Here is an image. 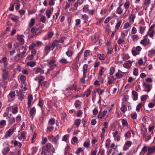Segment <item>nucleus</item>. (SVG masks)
I'll return each instance as SVG.
<instances>
[{
	"mask_svg": "<svg viewBox=\"0 0 155 155\" xmlns=\"http://www.w3.org/2000/svg\"><path fill=\"white\" fill-rule=\"evenodd\" d=\"M155 152V146H147L144 145L142 148L141 152L143 153L144 155H151Z\"/></svg>",
	"mask_w": 155,
	"mask_h": 155,
	"instance_id": "nucleus-1",
	"label": "nucleus"
},
{
	"mask_svg": "<svg viewBox=\"0 0 155 155\" xmlns=\"http://www.w3.org/2000/svg\"><path fill=\"white\" fill-rule=\"evenodd\" d=\"M57 41H55L53 42L52 44H50L45 47L44 51L46 55L48 54L50 50H53L54 49L57 44Z\"/></svg>",
	"mask_w": 155,
	"mask_h": 155,
	"instance_id": "nucleus-2",
	"label": "nucleus"
},
{
	"mask_svg": "<svg viewBox=\"0 0 155 155\" xmlns=\"http://www.w3.org/2000/svg\"><path fill=\"white\" fill-rule=\"evenodd\" d=\"M16 129L15 127H12L6 130L5 134L4 137L5 139L10 138L13 134Z\"/></svg>",
	"mask_w": 155,
	"mask_h": 155,
	"instance_id": "nucleus-3",
	"label": "nucleus"
},
{
	"mask_svg": "<svg viewBox=\"0 0 155 155\" xmlns=\"http://www.w3.org/2000/svg\"><path fill=\"white\" fill-rule=\"evenodd\" d=\"M26 47L27 46L25 45L24 46L20 47V49H18V51H17V52H19L20 50H23V51L18 54V55L19 57L21 58H22L25 56V54L27 50Z\"/></svg>",
	"mask_w": 155,
	"mask_h": 155,
	"instance_id": "nucleus-4",
	"label": "nucleus"
},
{
	"mask_svg": "<svg viewBox=\"0 0 155 155\" xmlns=\"http://www.w3.org/2000/svg\"><path fill=\"white\" fill-rule=\"evenodd\" d=\"M56 62V59L54 58L48 62L47 65L50 68V70H52L57 65L55 64Z\"/></svg>",
	"mask_w": 155,
	"mask_h": 155,
	"instance_id": "nucleus-5",
	"label": "nucleus"
},
{
	"mask_svg": "<svg viewBox=\"0 0 155 155\" xmlns=\"http://www.w3.org/2000/svg\"><path fill=\"white\" fill-rule=\"evenodd\" d=\"M109 114L108 112V110L107 108L104 109L103 111H100L99 112L98 117L99 118L102 119L105 116H108Z\"/></svg>",
	"mask_w": 155,
	"mask_h": 155,
	"instance_id": "nucleus-6",
	"label": "nucleus"
},
{
	"mask_svg": "<svg viewBox=\"0 0 155 155\" xmlns=\"http://www.w3.org/2000/svg\"><path fill=\"white\" fill-rule=\"evenodd\" d=\"M8 109L9 111L14 114H16L18 111V107L17 105L10 106L8 107Z\"/></svg>",
	"mask_w": 155,
	"mask_h": 155,
	"instance_id": "nucleus-7",
	"label": "nucleus"
},
{
	"mask_svg": "<svg viewBox=\"0 0 155 155\" xmlns=\"http://www.w3.org/2000/svg\"><path fill=\"white\" fill-rule=\"evenodd\" d=\"M112 135L114 140L119 141L120 140V134L117 131H114L112 133Z\"/></svg>",
	"mask_w": 155,
	"mask_h": 155,
	"instance_id": "nucleus-8",
	"label": "nucleus"
},
{
	"mask_svg": "<svg viewBox=\"0 0 155 155\" xmlns=\"http://www.w3.org/2000/svg\"><path fill=\"white\" fill-rule=\"evenodd\" d=\"M12 114H10V116L8 117L7 120L8 126H11L13 124L15 123V118L14 117H12Z\"/></svg>",
	"mask_w": 155,
	"mask_h": 155,
	"instance_id": "nucleus-9",
	"label": "nucleus"
},
{
	"mask_svg": "<svg viewBox=\"0 0 155 155\" xmlns=\"http://www.w3.org/2000/svg\"><path fill=\"white\" fill-rule=\"evenodd\" d=\"M15 93L14 91H11L7 96L8 100L10 101H13L15 97Z\"/></svg>",
	"mask_w": 155,
	"mask_h": 155,
	"instance_id": "nucleus-10",
	"label": "nucleus"
},
{
	"mask_svg": "<svg viewBox=\"0 0 155 155\" xmlns=\"http://www.w3.org/2000/svg\"><path fill=\"white\" fill-rule=\"evenodd\" d=\"M133 62V61H126L123 64V66L126 69H129L131 66Z\"/></svg>",
	"mask_w": 155,
	"mask_h": 155,
	"instance_id": "nucleus-11",
	"label": "nucleus"
},
{
	"mask_svg": "<svg viewBox=\"0 0 155 155\" xmlns=\"http://www.w3.org/2000/svg\"><path fill=\"white\" fill-rule=\"evenodd\" d=\"M143 85L146 88L144 90H143L144 91L147 92H148L150 91L152 87V86L151 85L145 82L143 83Z\"/></svg>",
	"mask_w": 155,
	"mask_h": 155,
	"instance_id": "nucleus-12",
	"label": "nucleus"
},
{
	"mask_svg": "<svg viewBox=\"0 0 155 155\" xmlns=\"http://www.w3.org/2000/svg\"><path fill=\"white\" fill-rule=\"evenodd\" d=\"M60 137V136L57 134L51 140V143L56 145H58V141Z\"/></svg>",
	"mask_w": 155,
	"mask_h": 155,
	"instance_id": "nucleus-13",
	"label": "nucleus"
},
{
	"mask_svg": "<svg viewBox=\"0 0 155 155\" xmlns=\"http://www.w3.org/2000/svg\"><path fill=\"white\" fill-rule=\"evenodd\" d=\"M91 91L90 89L89 88H88L86 90L84 91V94H81V96L79 97H84L86 96L87 97H88L91 94Z\"/></svg>",
	"mask_w": 155,
	"mask_h": 155,
	"instance_id": "nucleus-14",
	"label": "nucleus"
},
{
	"mask_svg": "<svg viewBox=\"0 0 155 155\" xmlns=\"http://www.w3.org/2000/svg\"><path fill=\"white\" fill-rule=\"evenodd\" d=\"M71 90H74L75 91H78L81 90V85L80 84H78L75 85H73L71 87Z\"/></svg>",
	"mask_w": 155,
	"mask_h": 155,
	"instance_id": "nucleus-15",
	"label": "nucleus"
},
{
	"mask_svg": "<svg viewBox=\"0 0 155 155\" xmlns=\"http://www.w3.org/2000/svg\"><path fill=\"white\" fill-rule=\"evenodd\" d=\"M132 143L130 141H126L125 142V144L123 147V150H127L129 147L131 146Z\"/></svg>",
	"mask_w": 155,
	"mask_h": 155,
	"instance_id": "nucleus-16",
	"label": "nucleus"
},
{
	"mask_svg": "<svg viewBox=\"0 0 155 155\" xmlns=\"http://www.w3.org/2000/svg\"><path fill=\"white\" fill-rule=\"evenodd\" d=\"M35 74L40 73L42 74L44 73V70L41 68L40 67L35 68L34 69Z\"/></svg>",
	"mask_w": 155,
	"mask_h": 155,
	"instance_id": "nucleus-17",
	"label": "nucleus"
},
{
	"mask_svg": "<svg viewBox=\"0 0 155 155\" xmlns=\"http://www.w3.org/2000/svg\"><path fill=\"white\" fill-rule=\"evenodd\" d=\"M132 133L133 135H134V133L133 131L132 130H130V131H128L124 134V137L128 139L130 138L131 136V133Z\"/></svg>",
	"mask_w": 155,
	"mask_h": 155,
	"instance_id": "nucleus-18",
	"label": "nucleus"
},
{
	"mask_svg": "<svg viewBox=\"0 0 155 155\" xmlns=\"http://www.w3.org/2000/svg\"><path fill=\"white\" fill-rule=\"evenodd\" d=\"M88 68V65L87 64H84L83 65V75H84V76H85V75H86V72L87 71V70Z\"/></svg>",
	"mask_w": 155,
	"mask_h": 155,
	"instance_id": "nucleus-19",
	"label": "nucleus"
},
{
	"mask_svg": "<svg viewBox=\"0 0 155 155\" xmlns=\"http://www.w3.org/2000/svg\"><path fill=\"white\" fill-rule=\"evenodd\" d=\"M132 97L134 100L136 101L138 99L137 93L135 91H132Z\"/></svg>",
	"mask_w": 155,
	"mask_h": 155,
	"instance_id": "nucleus-20",
	"label": "nucleus"
},
{
	"mask_svg": "<svg viewBox=\"0 0 155 155\" xmlns=\"http://www.w3.org/2000/svg\"><path fill=\"white\" fill-rule=\"evenodd\" d=\"M143 139L146 141H148L151 138V135H147L146 134L144 133L143 135Z\"/></svg>",
	"mask_w": 155,
	"mask_h": 155,
	"instance_id": "nucleus-21",
	"label": "nucleus"
},
{
	"mask_svg": "<svg viewBox=\"0 0 155 155\" xmlns=\"http://www.w3.org/2000/svg\"><path fill=\"white\" fill-rule=\"evenodd\" d=\"M90 145V141L89 139H88L84 141L83 145L84 147L87 148L89 147Z\"/></svg>",
	"mask_w": 155,
	"mask_h": 155,
	"instance_id": "nucleus-22",
	"label": "nucleus"
},
{
	"mask_svg": "<svg viewBox=\"0 0 155 155\" xmlns=\"http://www.w3.org/2000/svg\"><path fill=\"white\" fill-rule=\"evenodd\" d=\"M36 64L35 62L31 61L27 63L26 66H30V67L32 68L34 67L36 65Z\"/></svg>",
	"mask_w": 155,
	"mask_h": 155,
	"instance_id": "nucleus-23",
	"label": "nucleus"
},
{
	"mask_svg": "<svg viewBox=\"0 0 155 155\" xmlns=\"http://www.w3.org/2000/svg\"><path fill=\"white\" fill-rule=\"evenodd\" d=\"M6 125V120H2L0 121V128H2Z\"/></svg>",
	"mask_w": 155,
	"mask_h": 155,
	"instance_id": "nucleus-24",
	"label": "nucleus"
},
{
	"mask_svg": "<svg viewBox=\"0 0 155 155\" xmlns=\"http://www.w3.org/2000/svg\"><path fill=\"white\" fill-rule=\"evenodd\" d=\"M140 43L144 46H145L149 43V39H142L140 41Z\"/></svg>",
	"mask_w": 155,
	"mask_h": 155,
	"instance_id": "nucleus-25",
	"label": "nucleus"
},
{
	"mask_svg": "<svg viewBox=\"0 0 155 155\" xmlns=\"http://www.w3.org/2000/svg\"><path fill=\"white\" fill-rule=\"evenodd\" d=\"M36 112V110L35 107H33L32 108L30 109V114L31 116L33 117V115L35 114Z\"/></svg>",
	"mask_w": 155,
	"mask_h": 155,
	"instance_id": "nucleus-26",
	"label": "nucleus"
},
{
	"mask_svg": "<svg viewBox=\"0 0 155 155\" xmlns=\"http://www.w3.org/2000/svg\"><path fill=\"white\" fill-rule=\"evenodd\" d=\"M28 107H30L31 104V101L33 100L32 96L31 95H29L28 96Z\"/></svg>",
	"mask_w": 155,
	"mask_h": 155,
	"instance_id": "nucleus-27",
	"label": "nucleus"
},
{
	"mask_svg": "<svg viewBox=\"0 0 155 155\" xmlns=\"http://www.w3.org/2000/svg\"><path fill=\"white\" fill-rule=\"evenodd\" d=\"M10 150L9 147H7L4 148L2 150V153L3 155H6L7 154Z\"/></svg>",
	"mask_w": 155,
	"mask_h": 155,
	"instance_id": "nucleus-28",
	"label": "nucleus"
},
{
	"mask_svg": "<svg viewBox=\"0 0 155 155\" xmlns=\"http://www.w3.org/2000/svg\"><path fill=\"white\" fill-rule=\"evenodd\" d=\"M51 147V143H48L46 144L44 148L48 152L50 150Z\"/></svg>",
	"mask_w": 155,
	"mask_h": 155,
	"instance_id": "nucleus-29",
	"label": "nucleus"
},
{
	"mask_svg": "<svg viewBox=\"0 0 155 155\" xmlns=\"http://www.w3.org/2000/svg\"><path fill=\"white\" fill-rule=\"evenodd\" d=\"M52 13V11L50 9L47 10H46L45 13L48 18H49L50 17Z\"/></svg>",
	"mask_w": 155,
	"mask_h": 155,
	"instance_id": "nucleus-30",
	"label": "nucleus"
},
{
	"mask_svg": "<svg viewBox=\"0 0 155 155\" xmlns=\"http://www.w3.org/2000/svg\"><path fill=\"white\" fill-rule=\"evenodd\" d=\"M122 72L121 71L118 70V72L115 74V76L117 78H120L123 77V75L120 73Z\"/></svg>",
	"mask_w": 155,
	"mask_h": 155,
	"instance_id": "nucleus-31",
	"label": "nucleus"
},
{
	"mask_svg": "<svg viewBox=\"0 0 155 155\" xmlns=\"http://www.w3.org/2000/svg\"><path fill=\"white\" fill-rule=\"evenodd\" d=\"M121 122L123 127H126L128 125L127 121L126 119H123L121 120Z\"/></svg>",
	"mask_w": 155,
	"mask_h": 155,
	"instance_id": "nucleus-32",
	"label": "nucleus"
},
{
	"mask_svg": "<svg viewBox=\"0 0 155 155\" xmlns=\"http://www.w3.org/2000/svg\"><path fill=\"white\" fill-rule=\"evenodd\" d=\"M104 68L103 67H100V69L99 72V74L100 76H102L104 74Z\"/></svg>",
	"mask_w": 155,
	"mask_h": 155,
	"instance_id": "nucleus-33",
	"label": "nucleus"
},
{
	"mask_svg": "<svg viewBox=\"0 0 155 155\" xmlns=\"http://www.w3.org/2000/svg\"><path fill=\"white\" fill-rule=\"evenodd\" d=\"M7 61V58L5 57H3L0 60V63H4V65L5 66V64L6 63Z\"/></svg>",
	"mask_w": 155,
	"mask_h": 155,
	"instance_id": "nucleus-34",
	"label": "nucleus"
},
{
	"mask_svg": "<svg viewBox=\"0 0 155 155\" xmlns=\"http://www.w3.org/2000/svg\"><path fill=\"white\" fill-rule=\"evenodd\" d=\"M81 120L79 119H76L74 121V124L78 127L81 123Z\"/></svg>",
	"mask_w": 155,
	"mask_h": 155,
	"instance_id": "nucleus-35",
	"label": "nucleus"
},
{
	"mask_svg": "<svg viewBox=\"0 0 155 155\" xmlns=\"http://www.w3.org/2000/svg\"><path fill=\"white\" fill-rule=\"evenodd\" d=\"M55 122V119L53 118H51L48 121V125H53L54 124Z\"/></svg>",
	"mask_w": 155,
	"mask_h": 155,
	"instance_id": "nucleus-36",
	"label": "nucleus"
},
{
	"mask_svg": "<svg viewBox=\"0 0 155 155\" xmlns=\"http://www.w3.org/2000/svg\"><path fill=\"white\" fill-rule=\"evenodd\" d=\"M54 129V127L52 126H48L47 128V132H51Z\"/></svg>",
	"mask_w": 155,
	"mask_h": 155,
	"instance_id": "nucleus-37",
	"label": "nucleus"
},
{
	"mask_svg": "<svg viewBox=\"0 0 155 155\" xmlns=\"http://www.w3.org/2000/svg\"><path fill=\"white\" fill-rule=\"evenodd\" d=\"M26 58L29 61L32 60L35 58V56L31 54H29L26 57Z\"/></svg>",
	"mask_w": 155,
	"mask_h": 155,
	"instance_id": "nucleus-38",
	"label": "nucleus"
},
{
	"mask_svg": "<svg viewBox=\"0 0 155 155\" xmlns=\"http://www.w3.org/2000/svg\"><path fill=\"white\" fill-rule=\"evenodd\" d=\"M45 79L44 77L42 76H40L38 77V83L39 86L40 85L41 82H42Z\"/></svg>",
	"mask_w": 155,
	"mask_h": 155,
	"instance_id": "nucleus-39",
	"label": "nucleus"
},
{
	"mask_svg": "<svg viewBox=\"0 0 155 155\" xmlns=\"http://www.w3.org/2000/svg\"><path fill=\"white\" fill-rule=\"evenodd\" d=\"M120 110L123 113H124L127 110V108L124 105H123L121 107Z\"/></svg>",
	"mask_w": 155,
	"mask_h": 155,
	"instance_id": "nucleus-40",
	"label": "nucleus"
},
{
	"mask_svg": "<svg viewBox=\"0 0 155 155\" xmlns=\"http://www.w3.org/2000/svg\"><path fill=\"white\" fill-rule=\"evenodd\" d=\"M59 62L61 63L67 64L68 61L65 58H62L59 61Z\"/></svg>",
	"mask_w": 155,
	"mask_h": 155,
	"instance_id": "nucleus-41",
	"label": "nucleus"
},
{
	"mask_svg": "<svg viewBox=\"0 0 155 155\" xmlns=\"http://www.w3.org/2000/svg\"><path fill=\"white\" fill-rule=\"evenodd\" d=\"M110 142V139H107L105 141V145L106 147L107 148L109 147Z\"/></svg>",
	"mask_w": 155,
	"mask_h": 155,
	"instance_id": "nucleus-42",
	"label": "nucleus"
},
{
	"mask_svg": "<svg viewBox=\"0 0 155 155\" xmlns=\"http://www.w3.org/2000/svg\"><path fill=\"white\" fill-rule=\"evenodd\" d=\"M148 97V96L147 94H144L142 95L140 98L141 100L142 101L146 100Z\"/></svg>",
	"mask_w": 155,
	"mask_h": 155,
	"instance_id": "nucleus-43",
	"label": "nucleus"
},
{
	"mask_svg": "<svg viewBox=\"0 0 155 155\" xmlns=\"http://www.w3.org/2000/svg\"><path fill=\"white\" fill-rule=\"evenodd\" d=\"M107 53L108 54H111L113 51V47H107Z\"/></svg>",
	"mask_w": 155,
	"mask_h": 155,
	"instance_id": "nucleus-44",
	"label": "nucleus"
},
{
	"mask_svg": "<svg viewBox=\"0 0 155 155\" xmlns=\"http://www.w3.org/2000/svg\"><path fill=\"white\" fill-rule=\"evenodd\" d=\"M115 71L114 68L113 67H111L110 68V74L112 75L113 74Z\"/></svg>",
	"mask_w": 155,
	"mask_h": 155,
	"instance_id": "nucleus-45",
	"label": "nucleus"
},
{
	"mask_svg": "<svg viewBox=\"0 0 155 155\" xmlns=\"http://www.w3.org/2000/svg\"><path fill=\"white\" fill-rule=\"evenodd\" d=\"M133 74L134 75L137 76L138 74V70L137 68H134V71L133 72Z\"/></svg>",
	"mask_w": 155,
	"mask_h": 155,
	"instance_id": "nucleus-46",
	"label": "nucleus"
},
{
	"mask_svg": "<svg viewBox=\"0 0 155 155\" xmlns=\"http://www.w3.org/2000/svg\"><path fill=\"white\" fill-rule=\"evenodd\" d=\"M35 19L33 18H32L31 19V21H30V22L29 23V26L30 27H31L32 26H33L34 24H35Z\"/></svg>",
	"mask_w": 155,
	"mask_h": 155,
	"instance_id": "nucleus-47",
	"label": "nucleus"
},
{
	"mask_svg": "<svg viewBox=\"0 0 155 155\" xmlns=\"http://www.w3.org/2000/svg\"><path fill=\"white\" fill-rule=\"evenodd\" d=\"M16 120L17 122H19L21 120V116L20 114L18 115L16 117Z\"/></svg>",
	"mask_w": 155,
	"mask_h": 155,
	"instance_id": "nucleus-48",
	"label": "nucleus"
},
{
	"mask_svg": "<svg viewBox=\"0 0 155 155\" xmlns=\"http://www.w3.org/2000/svg\"><path fill=\"white\" fill-rule=\"evenodd\" d=\"M131 117L133 119H135L137 117V113L135 112H133L131 114Z\"/></svg>",
	"mask_w": 155,
	"mask_h": 155,
	"instance_id": "nucleus-49",
	"label": "nucleus"
},
{
	"mask_svg": "<svg viewBox=\"0 0 155 155\" xmlns=\"http://www.w3.org/2000/svg\"><path fill=\"white\" fill-rule=\"evenodd\" d=\"M37 137V134L36 133H34L33 134V137L31 138V142L32 143H34L35 141V139Z\"/></svg>",
	"mask_w": 155,
	"mask_h": 155,
	"instance_id": "nucleus-50",
	"label": "nucleus"
},
{
	"mask_svg": "<svg viewBox=\"0 0 155 155\" xmlns=\"http://www.w3.org/2000/svg\"><path fill=\"white\" fill-rule=\"evenodd\" d=\"M44 104V101L42 99H40L39 100V103L38 104L41 108H42Z\"/></svg>",
	"mask_w": 155,
	"mask_h": 155,
	"instance_id": "nucleus-51",
	"label": "nucleus"
},
{
	"mask_svg": "<svg viewBox=\"0 0 155 155\" xmlns=\"http://www.w3.org/2000/svg\"><path fill=\"white\" fill-rule=\"evenodd\" d=\"M83 150L82 148L81 147H79L78 148L76 152V153L77 155H78L80 154V152Z\"/></svg>",
	"mask_w": 155,
	"mask_h": 155,
	"instance_id": "nucleus-52",
	"label": "nucleus"
},
{
	"mask_svg": "<svg viewBox=\"0 0 155 155\" xmlns=\"http://www.w3.org/2000/svg\"><path fill=\"white\" fill-rule=\"evenodd\" d=\"M69 137V136L68 135H64L62 139V141H66L68 139V138Z\"/></svg>",
	"mask_w": 155,
	"mask_h": 155,
	"instance_id": "nucleus-53",
	"label": "nucleus"
},
{
	"mask_svg": "<svg viewBox=\"0 0 155 155\" xmlns=\"http://www.w3.org/2000/svg\"><path fill=\"white\" fill-rule=\"evenodd\" d=\"M72 140L74 143H78L79 142V141L78 140V139L76 136H74L73 137L72 139Z\"/></svg>",
	"mask_w": 155,
	"mask_h": 155,
	"instance_id": "nucleus-54",
	"label": "nucleus"
},
{
	"mask_svg": "<svg viewBox=\"0 0 155 155\" xmlns=\"http://www.w3.org/2000/svg\"><path fill=\"white\" fill-rule=\"evenodd\" d=\"M142 106V104H139L136 107V111L137 112L139 111L140 107Z\"/></svg>",
	"mask_w": 155,
	"mask_h": 155,
	"instance_id": "nucleus-55",
	"label": "nucleus"
},
{
	"mask_svg": "<svg viewBox=\"0 0 155 155\" xmlns=\"http://www.w3.org/2000/svg\"><path fill=\"white\" fill-rule=\"evenodd\" d=\"M98 79L99 80V82L101 83H103L104 82V79L103 77L101 76H99L98 77Z\"/></svg>",
	"mask_w": 155,
	"mask_h": 155,
	"instance_id": "nucleus-56",
	"label": "nucleus"
},
{
	"mask_svg": "<svg viewBox=\"0 0 155 155\" xmlns=\"http://www.w3.org/2000/svg\"><path fill=\"white\" fill-rule=\"evenodd\" d=\"M38 30V28L33 27L31 29V32L32 33H37V31Z\"/></svg>",
	"mask_w": 155,
	"mask_h": 155,
	"instance_id": "nucleus-57",
	"label": "nucleus"
},
{
	"mask_svg": "<svg viewBox=\"0 0 155 155\" xmlns=\"http://www.w3.org/2000/svg\"><path fill=\"white\" fill-rule=\"evenodd\" d=\"M88 16L86 14L82 15L81 16V19H83L84 20H88Z\"/></svg>",
	"mask_w": 155,
	"mask_h": 155,
	"instance_id": "nucleus-58",
	"label": "nucleus"
},
{
	"mask_svg": "<svg viewBox=\"0 0 155 155\" xmlns=\"http://www.w3.org/2000/svg\"><path fill=\"white\" fill-rule=\"evenodd\" d=\"M87 77L86 75H85V76H84V75H83V77H82L81 78V82L84 84V83L85 82V78H86Z\"/></svg>",
	"mask_w": 155,
	"mask_h": 155,
	"instance_id": "nucleus-59",
	"label": "nucleus"
},
{
	"mask_svg": "<svg viewBox=\"0 0 155 155\" xmlns=\"http://www.w3.org/2000/svg\"><path fill=\"white\" fill-rule=\"evenodd\" d=\"M132 53L133 55L135 56L137 54H139L140 52H137V51H136L135 50H132Z\"/></svg>",
	"mask_w": 155,
	"mask_h": 155,
	"instance_id": "nucleus-60",
	"label": "nucleus"
},
{
	"mask_svg": "<svg viewBox=\"0 0 155 155\" xmlns=\"http://www.w3.org/2000/svg\"><path fill=\"white\" fill-rule=\"evenodd\" d=\"M66 54L68 57H71L73 54V52L71 51H68L66 52Z\"/></svg>",
	"mask_w": 155,
	"mask_h": 155,
	"instance_id": "nucleus-61",
	"label": "nucleus"
},
{
	"mask_svg": "<svg viewBox=\"0 0 155 155\" xmlns=\"http://www.w3.org/2000/svg\"><path fill=\"white\" fill-rule=\"evenodd\" d=\"M105 58L104 55L103 54H100L98 58L101 60H104Z\"/></svg>",
	"mask_w": 155,
	"mask_h": 155,
	"instance_id": "nucleus-62",
	"label": "nucleus"
},
{
	"mask_svg": "<svg viewBox=\"0 0 155 155\" xmlns=\"http://www.w3.org/2000/svg\"><path fill=\"white\" fill-rule=\"evenodd\" d=\"M97 147H96L94 150H92L91 151V155H96L97 150Z\"/></svg>",
	"mask_w": 155,
	"mask_h": 155,
	"instance_id": "nucleus-63",
	"label": "nucleus"
},
{
	"mask_svg": "<svg viewBox=\"0 0 155 155\" xmlns=\"http://www.w3.org/2000/svg\"><path fill=\"white\" fill-rule=\"evenodd\" d=\"M155 105V102L153 103L152 102H150L148 104V107L150 108H152L154 107Z\"/></svg>",
	"mask_w": 155,
	"mask_h": 155,
	"instance_id": "nucleus-64",
	"label": "nucleus"
}]
</instances>
